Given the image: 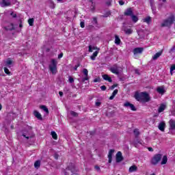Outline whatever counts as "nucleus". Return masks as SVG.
<instances>
[{
    "instance_id": "603ef678",
    "label": "nucleus",
    "mask_w": 175,
    "mask_h": 175,
    "mask_svg": "<svg viewBox=\"0 0 175 175\" xmlns=\"http://www.w3.org/2000/svg\"><path fill=\"white\" fill-rule=\"evenodd\" d=\"M80 25H81V28H84L85 27L84 22H81Z\"/></svg>"
},
{
    "instance_id": "e2e57ef3",
    "label": "nucleus",
    "mask_w": 175,
    "mask_h": 175,
    "mask_svg": "<svg viewBox=\"0 0 175 175\" xmlns=\"http://www.w3.org/2000/svg\"><path fill=\"white\" fill-rule=\"evenodd\" d=\"M148 151H154V149L152 148H148Z\"/></svg>"
},
{
    "instance_id": "a211bd4d",
    "label": "nucleus",
    "mask_w": 175,
    "mask_h": 175,
    "mask_svg": "<svg viewBox=\"0 0 175 175\" xmlns=\"http://www.w3.org/2000/svg\"><path fill=\"white\" fill-rule=\"evenodd\" d=\"M23 137H25V139H31V138L33 137L34 135H33V133H30L28 134L23 133Z\"/></svg>"
},
{
    "instance_id": "aec40b11",
    "label": "nucleus",
    "mask_w": 175,
    "mask_h": 175,
    "mask_svg": "<svg viewBox=\"0 0 175 175\" xmlns=\"http://www.w3.org/2000/svg\"><path fill=\"white\" fill-rule=\"evenodd\" d=\"M118 94V90H115L113 92L111 96L109 97V100H113V99H114L116 95H117Z\"/></svg>"
},
{
    "instance_id": "dca6fc26",
    "label": "nucleus",
    "mask_w": 175,
    "mask_h": 175,
    "mask_svg": "<svg viewBox=\"0 0 175 175\" xmlns=\"http://www.w3.org/2000/svg\"><path fill=\"white\" fill-rule=\"evenodd\" d=\"M103 79H104V80H105L106 81H109V83H111V81H113L111 77H109V75H103Z\"/></svg>"
},
{
    "instance_id": "c85d7f7f",
    "label": "nucleus",
    "mask_w": 175,
    "mask_h": 175,
    "mask_svg": "<svg viewBox=\"0 0 175 175\" xmlns=\"http://www.w3.org/2000/svg\"><path fill=\"white\" fill-rule=\"evenodd\" d=\"M88 2L91 3L90 10L94 11L95 10V3L92 1V0H88Z\"/></svg>"
},
{
    "instance_id": "5701e85b",
    "label": "nucleus",
    "mask_w": 175,
    "mask_h": 175,
    "mask_svg": "<svg viewBox=\"0 0 175 175\" xmlns=\"http://www.w3.org/2000/svg\"><path fill=\"white\" fill-rule=\"evenodd\" d=\"M162 55V52H158L152 56V59H158Z\"/></svg>"
},
{
    "instance_id": "20e7f679",
    "label": "nucleus",
    "mask_w": 175,
    "mask_h": 175,
    "mask_svg": "<svg viewBox=\"0 0 175 175\" xmlns=\"http://www.w3.org/2000/svg\"><path fill=\"white\" fill-rule=\"evenodd\" d=\"M162 159V154H156L151 159L152 165H157L158 163Z\"/></svg>"
},
{
    "instance_id": "f03ea898",
    "label": "nucleus",
    "mask_w": 175,
    "mask_h": 175,
    "mask_svg": "<svg viewBox=\"0 0 175 175\" xmlns=\"http://www.w3.org/2000/svg\"><path fill=\"white\" fill-rule=\"evenodd\" d=\"M57 65H58V62H57L55 59H52L51 60V64H49V70L52 75H57V72H58Z\"/></svg>"
},
{
    "instance_id": "423d86ee",
    "label": "nucleus",
    "mask_w": 175,
    "mask_h": 175,
    "mask_svg": "<svg viewBox=\"0 0 175 175\" xmlns=\"http://www.w3.org/2000/svg\"><path fill=\"white\" fill-rule=\"evenodd\" d=\"M168 124L170 125L169 131L171 132L172 135H174V132H173V131H175V120L170 119Z\"/></svg>"
},
{
    "instance_id": "a878e982",
    "label": "nucleus",
    "mask_w": 175,
    "mask_h": 175,
    "mask_svg": "<svg viewBox=\"0 0 175 175\" xmlns=\"http://www.w3.org/2000/svg\"><path fill=\"white\" fill-rule=\"evenodd\" d=\"M4 28L6 31H12V29H14V26L11 23L8 27H5Z\"/></svg>"
},
{
    "instance_id": "2eb2a0df",
    "label": "nucleus",
    "mask_w": 175,
    "mask_h": 175,
    "mask_svg": "<svg viewBox=\"0 0 175 175\" xmlns=\"http://www.w3.org/2000/svg\"><path fill=\"white\" fill-rule=\"evenodd\" d=\"M5 66L7 68H12V66H13V61L10 59H8L5 61Z\"/></svg>"
},
{
    "instance_id": "4d7b16f0",
    "label": "nucleus",
    "mask_w": 175,
    "mask_h": 175,
    "mask_svg": "<svg viewBox=\"0 0 175 175\" xmlns=\"http://www.w3.org/2000/svg\"><path fill=\"white\" fill-rule=\"evenodd\" d=\"M62 57H64V53H60V54L58 55V59H61V58H62Z\"/></svg>"
},
{
    "instance_id": "3c124183",
    "label": "nucleus",
    "mask_w": 175,
    "mask_h": 175,
    "mask_svg": "<svg viewBox=\"0 0 175 175\" xmlns=\"http://www.w3.org/2000/svg\"><path fill=\"white\" fill-rule=\"evenodd\" d=\"M98 23V21L96 20V18H93L92 23L96 24Z\"/></svg>"
},
{
    "instance_id": "8fccbe9b",
    "label": "nucleus",
    "mask_w": 175,
    "mask_h": 175,
    "mask_svg": "<svg viewBox=\"0 0 175 175\" xmlns=\"http://www.w3.org/2000/svg\"><path fill=\"white\" fill-rule=\"evenodd\" d=\"M94 169H96V170H97V172H100V167H99V166L96 165L94 167Z\"/></svg>"
},
{
    "instance_id": "a18cd8bd",
    "label": "nucleus",
    "mask_w": 175,
    "mask_h": 175,
    "mask_svg": "<svg viewBox=\"0 0 175 175\" xmlns=\"http://www.w3.org/2000/svg\"><path fill=\"white\" fill-rule=\"evenodd\" d=\"M106 5H107V6H111V0H108L106 2Z\"/></svg>"
},
{
    "instance_id": "69168bd1",
    "label": "nucleus",
    "mask_w": 175,
    "mask_h": 175,
    "mask_svg": "<svg viewBox=\"0 0 175 175\" xmlns=\"http://www.w3.org/2000/svg\"><path fill=\"white\" fill-rule=\"evenodd\" d=\"M2 110V105L0 104V111Z\"/></svg>"
},
{
    "instance_id": "9d476101",
    "label": "nucleus",
    "mask_w": 175,
    "mask_h": 175,
    "mask_svg": "<svg viewBox=\"0 0 175 175\" xmlns=\"http://www.w3.org/2000/svg\"><path fill=\"white\" fill-rule=\"evenodd\" d=\"M143 48H135L133 49V53L134 55H137V54H142L143 53Z\"/></svg>"
},
{
    "instance_id": "13d9d810",
    "label": "nucleus",
    "mask_w": 175,
    "mask_h": 175,
    "mask_svg": "<svg viewBox=\"0 0 175 175\" xmlns=\"http://www.w3.org/2000/svg\"><path fill=\"white\" fill-rule=\"evenodd\" d=\"M99 82V78H96L95 79H94V83H98Z\"/></svg>"
},
{
    "instance_id": "b1692460",
    "label": "nucleus",
    "mask_w": 175,
    "mask_h": 175,
    "mask_svg": "<svg viewBox=\"0 0 175 175\" xmlns=\"http://www.w3.org/2000/svg\"><path fill=\"white\" fill-rule=\"evenodd\" d=\"M94 50H98L97 51H99V49L96 46H92V45L89 46V53H92Z\"/></svg>"
},
{
    "instance_id": "6e6552de",
    "label": "nucleus",
    "mask_w": 175,
    "mask_h": 175,
    "mask_svg": "<svg viewBox=\"0 0 175 175\" xmlns=\"http://www.w3.org/2000/svg\"><path fill=\"white\" fill-rule=\"evenodd\" d=\"M165 128H166V123L165 122H161L158 125V129L161 132H165Z\"/></svg>"
},
{
    "instance_id": "c03bdc74",
    "label": "nucleus",
    "mask_w": 175,
    "mask_h": 175,
    "mask_svg": "<svg viewBox=\"0 0 175 175\" xmlns=\"http://www.w3.org/2000/svg\"><path fill=\"white\" fill-rule=\"evenodd\" d=\"M70 114H71V116H72L73 117H77V113H76V112H75V111H70Z\"/></svg>"
},
{
    "instance_id": "bb28decb",
    "label": "nucleus",
    "mask_w": 175,
    "mask_h": 175,
    "mask_svg": "<svg viewBox=\"0 0 175 175\" xmlns=\"http://www.w3.org/2000/svg\"><path fill=\"white\" fill-rule=\"evenodd\" d=\"M161 163V165H166L167 163V157L163 156Z\"/></svg>"
},
{
    "instance_id": "412c9836",
    "label": "nucleus",
    "mask_w": 175,
    "mask_h": 175,
    "mask_svg": "<svg viewBox=\"0 0 175 175\" xmlns=\"http://www.w3.org/2000/svg\"><path fill=\"white\" fill-rule=\"evenodd\" d=\"M33 114L38 120H42V114H40L38 111H34Z\"/></svg>"
},
{
    "instance_id": "cd10ccee",
    "label": "nucleus",
    "mask_w": 175,
    "mask_h": 175,
    "mask_svg": "<svg viewBox=\"0 0 175 175\" xmlns=\"http://www.w3.org/2000/svg\"><path fill=\"white\" fill-rule=\"evenodd\" d=\"M121 43V39H120V37L118 36H115V44H120Z\"/></svg>"
},
{
    "instance_id": "2f4dec72",
    "label": "nucleus",
    "mask_w": 175,
    "mask_h": 175,
    "mask_svg": "<svg viewBox=\"0 0 175 175\" xmlns=\"http://www.w3.org/2000/svg\"><path fill=\"white\" fill-rule=\"evenodd\" d=\"M144 23H146V24H150V23H151V17L148 16L144 18Z\"/></svg>"
},
{
    "instance_id": "9b49d317",
    "label": "nucleus",
    "mask_w": 175,
    "mask_h": 175,
    "mask_svg": "<svg viewBox=\"0 0 175 175\" xmlns=\"http://www.w3.org/2000/svg\"><path fill=\"white\" fill-rule=\"evenodd\" d=\"M122 159H124L122 157V153L120 151L118 152L116 154V162L120 163L122 161Z\"/></svg>"
},
{
    "instance_id": "0eeeda50",
    "label": "nucleus",
    "mask_w": 175,
    "mask_h": 175,
    "mask_svg": "<svg viewBox=\"0 0 175 175\" xmlns=\"http://www.w3.org/2000/svg\"><path fill=\"white\" fill-rule=\"evenodd\" d=\"M10 5H12L10 0H0V6L1 8H6L10 6Z\"/></svg>"
},
{
    "instance_id": "c756f323",
    "label": "nucleus",
    "mask_w": 175,
    "mask_h": 175,
    "mask_svg": "<svg viewBox=\"0 0 175 175\" xmlns=\"http://www.w3.org/2000/svg\"><path fill=\"white\" fill-rule=\"evenodd\" d=\"M40 109H42V110H43L44 111H45V113H46V114H49V109L46 108V106H44V105H41V106L40 107Z\"/></svg>"
},
{
    "instance_id": "49530a36",
    "label": "nucleus",
    "mask_w": 175,
    "mask_h": 175,
    "mask_svg": "<svg viewBox=\"0 0 175 175\" xmlns=\"http://www.w3.org/2000/svg\"><path fill=\"white\" fill-rule=\"evenodd\" d=\"M50 8H51L52 9H54V8H55L54 3L51 1Z\"/></svg>"
},
{
    "instance_id": "052dcab7",
    "label": "nucleus",
    "mask_w": 175,
    "mask_h": 175,
    "mask_svg": "<svg viewBox=\"0 0 175 175\" xmlns=\"http://www.w3.org/2000/svg\"><path fill=\"white\" fill-rule=\"evenodd\" d=\"M59 96H62L64 95V92H59Z\"/></svg>"
},
{
    "instance_id": "37998d69",
    "label": "nucleus",
    "mask_w": 175,
    "mask_h": 175,
    "mask_svg": "<svg viewBox=\"0 0 175 175\" xmlns=\"http://www.w3.org/2000/svg\"><path fill=\"white\" fill-rule=\"evenodd\" d=\"M4 72L6 73V75H10V72L9 71V69L8 68L5 67L4 68Z\"/></svg>"
},
{
    "instance_id": "4468645a",
    "label": "nucleus",
    "mask_w": 175,
    "mask_h": 175,
    "mask_svg": "<svg viewBox=\"0 0 175 175\" xmlns=\"http://www.w3.org/2000/svg\"><path fill=\"white\" fill-rule=\"evenodd\" d=\"M124 16H133V11L132 10V8H128L125 12H124Z\"/></svg>"
},
{
    "instance_id": "72a5a7b5",
    "label": "nucleus",
    "mask_w": 175,
    "mask_h": 175,
    "mask_svg": "<svg viewBox=\"0 0 175 175\" xmlns=\"http://www.w3.org/2000/svg\"><path fill=\"white\" fill-rule=\"evenodd\" d=\"M175 70V64H172L170 67V75L171 76H173V71Z\"/></svg>"
},
{
    "instance_id": "7c9ffc66",
    "label": "nucleus",
    "mask_w": 175,
    "mask_h": 175,
    "mask_svg": "<svg viewBox=\"0 0 175 175\" xmlns=\"http://www.w3.org/2000/svg\"><path fill=\"white\" fill-rule=\"evenodd\" d=\"M51 135L53 139H54L55 140H57V139H58V136L57 135V133H55V131H51Z\"/></svg>"
},
{
    "instance_id": "39448f33",
    "label": "nucleus",
    "mask_w": 175,
    "mask_h": 175,
    "mask_svg": "<svg viewBox=\"0 0 175 175\" xmlns=\"http://www.w3.org/2000/svg\"><path fill=\"white\" fill-rule=\"evenodd\" d=\"M110 71L114 75H120L122 72V68L118 66H113L110 68Z\"/></svg>"
},
{
    "instance_id": "09e8293b",
    "label": "nucleus",
    "mask_w": 175,
    "mask_h": 175,
    "mask_svg": "<svg viewBox=\"0 0 175 175\" xmlns=\"http://www.w3.org/2000/svg\"><path fill=\"white\" fill-rule=\"evenodd\" d=\"M10 14L14 18L17 17V14L16 13H14V12H11Z\"/></svg>"
},
{
    "instance_id": "1a4fd4ad",
    "label": "nucleus",
    "mask_w": 175,
    "mask_h": 175,
    "mask_svg": "<svg viewBox=\"0 0 175 175\" xmlns=\"http://www.w3.org/2000/svg\"><path fill=\"white\" fill-rule=\"evenodd\" d=\"M157 92L158 94H160V95H163L165 92H166V90H165V86H160L157 88Z\"/></svg>"
},
{
    "instance_id": "680f3d73",
    "label": "nucleus",
    "mask_w": 175,
    "mask_h": 175,
    "mask_svg": "<svg viewBox=\"0 0 175 175\" xmlns=\"http://www.w3.org/2000/svg\"><path fill=\"white\" fill-rule=\"evenodd\" d=\"M136 75H140V72H139V70H135Z\"/></svg>"
},
{
    "instance_id": "7ed1b4c3",
    "label": "nucleus",
    "mask_w": 175,
    "mask_h": 175,
    "mask_svg": "<svg viewBox=\"0 0 175 175\" xmlns=\"http://www.w3.org/2000/svg\"><path fill=\"white\" fill-rule=\"evenodd\" d=\"M175 21L174 15H170L167 19L161 23V27H170Z\"/></svg>"
},
{
    "instance_id": "ddd939ff",
    "label": "nucleus",
    "mask_w": 175,
    "mask_h": 175,
    "mask_svg": "<svg viewBox=\"0 0 175 175\" xmlns=\"http://www.w3.org/2000/svg\"><path fill=\"white\" fill-rule=\"evenodd\" d=\"M123 31L126 35H131L133 33V30L128 27H123Z\"/></svg>"
},
{
    "instance_id": "393cba45",
    "label": "nucleus",
    "mask_w": 175,
    "mask_h": 175,
    "mask_svg": "<svg viewBox=\"0 0 175 175\" xmlns=\"http://www.w3.org/2000/svg\"><path fill=\"white\" fill-rule=\"evenodd\" d=\"M131 17L133 23H137L139 21V18L136 15L133 14Z\"/></svg>"
},
{
    "instance_id": "5fc2aeb1",
    "label": "nucleus",
    "mask_w": 175,
    "mask_h": 175,
    "mask_svg": "<svg viewBox=\"0 0 175 175\" xmlns=\"http://www.w3.org/2000/svg\"><path fill=\"white\" fill-rule=\"evenodd\" d=\"M125 3V2L124 1H122V0H120L119 1V4L120 5H124Z\"/></svg>"
},
{
    "instance_id": "c9c22d12",
    "label": "nucleus",
    "mask_w": 175,
    "mask_h": 175,
    "mask_svg": "<svg viewBox=\"0 0 175 175\" xmlns=\"http://www.w3.org/2000/svg\"><path fill=\"white\" fill-rule=\"evenodd\" d=\"M133 132H134V135L135 136H139V135H140V132L139 131V129H134Z\"/></svg>"
},
{
    "instance_id": "79ce46f5",
    "label": "nucleus",
    "mask_w": 175,
    "mask_h": 175,
    "mask_svg": "<svg viewBox=\"0 0 175 175\" xmlns=\"http://www.w3.org/2000/svg\"><path fill=\"white\" fill-rule=\"evenodd\" d=\"M88 80H90V77H88V75H87V76H85V77H83V79H82V81H88Z\"/></svg>"
},
{
    "instance_id": "f8f14e48",
    "label": "nucleus",
    "mask_w": 175,
    "mask_h": 175,
    "mask_svg": "<svg viewBox=\"0 0 175 175\" xmlns=\"http://www.w3.org/2000/svg\"><path fill=\"white\" fill-rule=\"evenodd\" d=\"M113 154H114V150L111 149L109 151V154H108L109 163H111V161L113 159Z\"/></svg>"
},
{
    "instance_id": "f704fd0d",
    "label": "nucleus",
    "mask_w": 175,
    "mask_h": 175,
    "mask_svg": "<svg viewBox=\"0 0 175 175\" xmlns=\"http://www.w3.org/2000/svg\"><path fill=\"white\" fill-rule=\"evenodd\" d=\"M70 170H71V173H72V175H79V174H77V171L76 170V168L75 167H73Z\"/></svg>"
},
{
    "instance_id": "ea45409f",
    "label": "nucleus",
    "mask_w": 175,
    "mask_h": 175,
    "mask_svg": "<svg viewBox=\"0 0 175 175\" xmlns=\"http://www.w3.org/2000/svg\"><path fill=\"white\" fill-rule=\"evenodd\" d=\"M132 104L129 102H126L124 104V107H129Z\"/></svg>"
},
{
    "instance_id": "58836bf2",
    "label": "nucleus",
    "mask_w": 175,
    "mask_h": 175,
    "mask_svg": "<svg viewBox=\"0 0 175 175\" xmlns=\"http://www.w3.org/2000/svg\"><path fill=\"white\" fill-rule=\"evenodd\" d=\"M131 110H132L133 111H136V107H135V105H133V104H131V105L129 106Z\"/></svg>"
},
{
    "instance_id": "6ab92c4d",
    "label": "nucleus",
    "mask_w": 175,
    "mask_h": 175,
    "mask_svg": "<svg viewBox=\"0 0 175 175\" xmlns=\"http://www.w3.org/2000/svg\"><path fill=\"white\" fill-rule=\"evenodd\" d=\"M137 167L136 165H132L129 169V172L130 173H133V172H137Z\"/></svg>"
},
{
    "instance_id": "4be33fe9",
    "label": "nucleus",
    "mask_w": 175,
    "mask_h": 175,
    "mask_svg": "<svg viewBox=\"0 0 175 175\" xmlns=\"http://www.w3.org/2000/svg\"><path fill=\"white\" fill-rule=\"evenodd\" d=\"M165 109H166V105L161 104L159 107V110H158L159 113H162V111H163Z\"/></svg>"
},
{
    "instance_id": "f3484780",
    "label": "nucleus",
    "mask_w": 175,
    "mask_h": 175,
    "mask_svg": "<svg viewBox=\"0 0 175 175\" xmlns=\"http://www.w3.org/2000/svg\"><path fill=\"white\" fill-rule=\"evenodd\" d=\"M98 54H99V51H96L92 56H90V59L92 60V61H95L96 57H98Z\"/></svg>"
},
{
    "instance_id": "473e14b6",
    "label": "nucleus",
    "mask_w": 175,
    "mask_h": 175,
    "mask_svg": "<svg viewBox=\"0 0 175 175\" xmlns=\"http://www.w3.org/2000/svg\"><path fill=\"white\" fill-rule=\"evenodd\" d=\"M34 167H36V169H39V167H40V161H36L34 163Z\"/></svg>"
},
{
    "instance_id": "e433bc0d",
    "label": "nucleus",
    "mask_w": 175,
    "mask_h": 175,
    "mask_svg": "<svg viewBox=\"0 0 175 175\" xmlns=\"http://www.w3.org/2000/svg\"><path fill=\"white\" fill-rule=\"evenodd\" d=\"M28 23L29 25H30V27H32V25H33V18H29L28 20Z\"/></svg>"
},
{
    "instance_id": "4c0bfd02",
    "label": "nucleus",
    "mask_w": 175,
    "mask_h": 175,
    "mask_svg": "<svg viewBox=\"0 0 175 175\" xmlns=\"http://www.w3.org/2000/svg\"><path fill=\"white\" fill-rule=\"evenodd\" d=\"M83 73L84 76H88V70H87V68H83Z\"/></svg>"
},
{
    "instance_id": "de8ad7c7",
    "label": "nucleus",
    "mask_w": 175,
    "mask_h": 175,
    "mask_svg": "<svg viewBox=\"0 0 175 175\" xmlns=\"http://www.w3.org/2000/svg\"><path fill=\"white\" fill-rule=\"evenodd\" d=\"M68 81H69V83H72L75 81V79H73V78H72V77H70L68 79Z\"/></svg>"
},
{
    "instance_id": "f257e3e1",
    "label": "nucleus",
    "mask_w": 175,
    "mask_h": 175,
    "mask_svg": "<svg viewBox=\"0 0 175 175\" xmlns=\"http://www.w3.org/2000/svg\"><path fill=\"white\" fill-rule=\"evenodd\" d=\"M135 98L138 102H150V95L147 92H136Z\"/></svg>"
},
{
    "instance_id": "864d4df0",
    "label": "nucleus",
    "mask_w": 175,
    "mask_h": 175,
    "mask_svg": "<svg viewBox=\"0 0 175 175\" xmlns=\"http://www.w3.org/2000/svg\"><path fill=\"white\" fill-rule=\"evenodd\" d=\"M100 90H101L102 91H106V86H105V85L101 86V87H100Z\"/></svg>"
},
{
    "instance_id": "0e129e2a",
    "label": "nucleus",
    "mask_w": 175,
    "mask_h": 175,
    "mask_svg": "<svg viewBox=\"0 0 175 175\" xmlns=\"http://www.w3.org/2000/svg\"><path fill=\"white\" fill-rule=\"evenodd\" d=\"M79 68V66H75L74 67V70H77V68Z\"/></svg>"
},
{
    "instance_id": "a19ab883",
    "label": "nucleus",
    "mask_w": 175,
    "mask_h": 175,
    "mask_svg": "<svg viewBox=\"0 0 175 175\" xmlns=\"http://www.w3.org/2000/svg\"><path fill=\"white\" fill-rule=\"evenodd\" d=\"M132 104L129 102H126L124 104V107H129Z\"/></svg>"
},
{
    "instance_id": "774afa93",
    "label": "nucleus",
    "mask_w": 175,
    "mask_h": 175,
    "mask_svg": "<svg viewBox=\"0 0 175 175\" xmlns=\"http://www.w3.org/2000/svg\"><path fill=\"white\" fill-rule=\"evenodd\" d=\"M159 1H162V2H166V0H159Z\"/></svg>"
},
{
    "instance_id": "6e6d98bb",
    "label": "nucleus",
    "mask_w": 175,
    "mask_h": 175,
    "mask_svg": "<svg viewBox=\"0 0 175 175\" xmlns=\"http://www.w3.org/2000/svg\"><path fill=\"white\" fill-rule=\"evenodd\" d=\"M95 105L97 107H99V106H100V105H101V103L100 102H96Z\"/></svg>"
},
{
    "instance_id": "bf43d9fd",
    "label": "nucleus",
    "mask_w": 175,
    "mask_h": 175,
    "mask_svg": "<svg viewBox=\"0 0 175 175\" xmlns=\"http://www.w3.org/2000/svg\"><path fill=\"white\" fill-rule=\"evenodd\" d=\"M116 87H117V85H113L111 86L110 90H114V88H116Z\"/></svg>"
},
{
    "instance_id": "338daca9",
    "label": "nucleus",
    "mask_w": 175,
    "mask_h": 175,
    "mask_svg": "<svg viewBox=\"0 0 175 175\" xmlns=\"http://www.w3.org/2000/svg\"><path fill=\"white\" fill-rule=\"evenodd\" d=\"M19 27H20V28L23 27V24L21 23V24L19 25Z\"/></svg>"
}]
</instances>
